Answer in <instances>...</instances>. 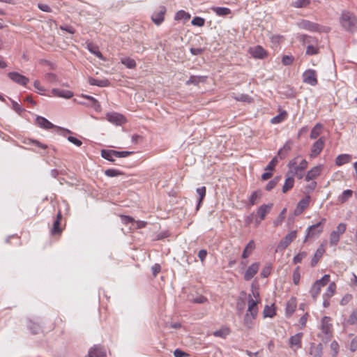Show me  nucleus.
<instances>
[{"mask_svg": "<svg viewBox=\"0 0 357 357\" xmlns=\"http://www.w3.org/2000/svg\"><path fill=\"white\" fill-rule=\"evenodd\" d=\"M339 22L342 28L347 32L354 33L357 31V17L350 11H342Z\"/></svg>", "mask_w": 357, "mask_h": 357, "instance_id": "f257e3e1", "label": "nucleus"}, {"mask_svg": "<svg viewBox=\"0 0 357 357\" xmlns=\"http://www.w3.org/2000/svg\"><path fill=\"white\" fill-rule=\"evenodd\" d=\"M319 329L320 331L317 334L318 337L324 342H329L333 335V327L331 318L330 317L324 316L321 319Z\"/></svg>", "mask_w": 357, "mask_h": 357, "instance_id": "f03ea898", "label": "nucleus"}, {"mask_svg": "<svg viewBox=\"0 0 357 357\" xmlns=\"http://www.w3.org/2000/svg\"><path fill=\"white\" fill-rule=\"evenodd\" d=\"M326 221V218H322L320 222L308 227L306 230L304 242L309 239L318 238L324 231V225Z\"/></svg>", "mask_w": 357, "mask_h": 357, "instance_id": "7ed1b4c3", "label": "nucleus"}, {"mask_svg": "<svg viewBox=\"0 0 357 357\" xmlns=\"http://www.w3.org/2000/svg\"><path fill=\"white\" fill-rule=\"evenodd\" d=\"M330 281V275H324L320 280H317L311 287L310 294L314 300H316L321 292L322 287Z\"/></svg>", "mask_w": 357, "mask_h": 357, "instance_id": "20e7f679", "label": "nucleus"}, {"mask_svg": "<svg viewBox=\"0 0 357 357\" xmlns=\"http://www.w3.org/2000/svg\"><path fill=\"white\" fill-rule=\"evenodd\" d=\"M308 162L305 159H303L298 165H296L295 160L289 162L288 166L291 169L293 175H296L298 179L303 178L304 170L307 167Z\"/></svg>", "mask_w": 357, "mask_h": 357, "instance_id": "39448f33", "label": "nucleus"}, {"mask_svg": "<svg viewBox=\"0 0 357 357\" xmlns=\"http://www.w3.org/2000/svg\"><path fill=\"white\" fill-rule=\"evenodd\" d=\"M301 29L308 30L310 31L322 32L328 31V28L322 26L317 23H314L309 20H303L298 23Z\"/></svg>", "mask_w": 357, "mask_h": 357, "instance_id": "423d86ee", "label": "nucleus"}, {"mask_svg": "<svg viewBox=\"0 0 357 357\" xmlns=\"http://www.w3.org/2000/svg\"><path fill=\"white\" fill-rule=\"evenodd\" d=\"M347 229V225L345 223H340L336 229L333 230L330 234V245H336L339 241L340 236L343 234Z\"/></svg>", "mask_w": 357, "mask_h": 357, "instance_id": "0eeeda50", "label": "nucleus"}, {"mask_svg": "<svg viewBox=\"0 0 357 357\" xmlns=\"http://www.w3.org/2000/svg\"><path fill=\"white\" fill-rule=\"evenodd\" d=\"M296 231H291L288 233L282 239L280 240L276 248L275 252H277L287 248L288 245L296 239Z\"/></svg>", "mask_w": 357, "mask_h": 357, "instance_id": "6e6552de", "label": "nucleus"}, {"mask_svg": "<svg viewBox=\"0 0 357 357\" xmlns=\"http://www.w3.org/2000/svg\"><path fill=\"white\" fill-rule=\"evenodd\" d=\"M303 82L311 86H316L318 84L317 73L315 70L307 69L302 75Z\"/></svg>", "mask_w": 357, "mask_h": 357, "instance_id": "1a4fd4ad", "label": "nucleus"}, {"mask_svg": "<svg viewBox=\"0 0 357 357\" xmlns=\"http://www.w3.org/2000/svg\"><path fill=\"white\" fill-rule=\"evenodd\" d=\"M303 333H298L294 335H291L289 339V347L296 352L302 347Z\"/></svg>", "mask_w": 357, "mask_h": 357, "instance_id": "9d476101", "label": "nucleus"}, {"mask_svg": "<svg viewBox=\"0 0 357 357\" xmlns=\"http://www.w3.org/2000/svg\"><path fill=\"white\" fill-rule=\"evenodd\" d=\"M85 357H107L106 349L100 344L92 347Z\"/></svg>", "mask_w": 357, "mask_h": 357, "instance_id": "9b49d317", "label": "nucleus"}, {"mask_svg": "<svg viewBox=\"0 0 357 357\" xmlns=\"http://www.w3.org/2000/svg\"><path fill=\"white\" fill-rule=\"evenodd\" d=\"M8 77L13 82L21 86H26L29 82V79L28 77L17 72H10L8 73Z\"/></svg>", "mask_w": 357, "mask_h": 357, "instance_id": "f8f14e48", "label": "nucleus"}, {"mask_svg": "<svg viewBox=\"0 0 357 357\" xmlns=\"http://www.w3.org/2000/svg\"><path fill=\"white\" fill-rule=\"evenodd\" d=\"M310 199L311 197L309 195L301 199L297 204L294 214L295 215H301L305 209L308 208L310 203Z\"/></svg>", "mask_w": 357, "mask_h": 357, "instance_id": "ddd939ff", "label": "nucleus"}, {"mask_svg": "<svg viewBox=\"0 0 357 357\" xmlns=\"http://www.w3.org/2000/svg\"><path fill=\"white\" fill-rule=\"evenodd\" d=\"M106 119L108 121L114 123L117 126L123 125L126 123L125 117L117 112H109L106 114Z\"/></svg>", "mask_w": 357, "mask_h": 357, "instance_id": "4468645a", "label": "nucleus"}, {"mask_svg": "<svg viewBox=\"0 0 357 357\" xmlns=\"http://www.w3.org/2000/svg\"><path fill=\"white\" fill-rule=\"evenodd\" d=\"M325 140L324 137H320L312 146L310 157L315 158L320 154L324 147Z\"/></svg>", "mask_w": 357, "mask_h": 357, "instance_id": "2eb2a0df", "label": "nucleus"}, {"mask_svg": "<svg viewBox=\"0 0 357 357\" xmlns=\"http://www.w3.org/2000/svg\"><path fill=\"white\" fill-rule=\"evenodd\" d=\"M260 264L259 262H255L248 267L244 273V280L250 281L258 272L259 269Z\"/></svg>", "mask_w": 357, "mask_h": 357, "instance_id": "dca6fc26", "label": "nucleus"}, {"mask_svg": "<svg viewBox=\"0 0 357 357\" xmlns=\"http://www.w3.org/2000/svg\"><path fill=\"white\" fill-rule=\"evenodd\" d=\"M324 169L323 165H319L310 169L305 176V181H310L317 178Z\"/></svg>", "mask_w": 357, "mask_h": 357, "instance_id": "f3484780", "label": "nucleus"}, {"mask_svg": "<svg viewBox=\"0 0 357 357\" xmlns=\"http://www.w3.org/2000/svg\"><path fill=\"white\" fill-rule=\"evenodd\" d=\"M273 204L272 203L268 204H262L261 205L257 211V215L259 217L260 220L258 222L259 223L265 219L266 216L271 212Z\"/></svg>", "mask_w": 357, "mask_h": 357, "instance_id": "a211bd4d", "label": "nucleus"}, {"mask_svg": "<svg viewBox=\"0 0 357 357\" xmlns=\"http://www.w3.org/2000/svg\"><path fill=\"white\" fill-rule=\"evenodd\" d=\"M166 13V8L165 6H161L159 8V10L157 12H155L152 16L151 19L153 22L156 25H160L163 21H164V16Z\"/></svg>", "mask_w": 357, "mask_h": 357, "instance_id": "6ab92c4d", "label": "nucleus"}, {"mask_svg": "<svg viewBox=\"0 0 357 357\" xmlns=\"http://www.w3.org/2000/svg\"><path fill=\"white\" fill-rule=\"evenodd\" d=\"M51 92L52 96H54L63 98L66 99H70L74 95L73 92L71 91L63 90L60 89H52Z\"/></svg>", "mask_w": 357, "mask_h": 357, "instance_id": "aec40b11", "label": "nucleus"}, {"mask_svg": "<svg viewBox=\"0 0 357 357\" xmlns=\"http://www.w3.org/2000/svg\"><path fill=\"white\" fill-rule=\"evenodd\" d=\"M36 124L41 128L45 130H50L54 128H57L50 121H49L47 119L43 116H37L36 119Z\"/></svg>", "mask_w": 357, "mask_h": 357, "instance_id": "412c9836", "label": "nucleus"}, {"mask_svg": "<svg viewBox=\"0 0 357 357\" xmlns=\"http://www.w3.org/2000/svg\"><path fill=\"white\" fill-rule=\"evenodd\" d=\"M323 346L321 343L315 344L314 342L310 344L309 354L312 357H322Z\"/></svg>", "mask_w": 357, "mask_h": 357, "instance_id": "4be33fe9", "label": "nucleus"}, {"mask_svg": "<svg viewBox=\"0 0 357 357\" xmlns=\"http://www.w3.org/2000/svg\"><path fill=\"white\" fill-rule=\"evenodd\" d=\"M297 306L296 299L294 297L291 298L286 304L285 314L289 317L295 312Z\"/></svg>", "mask_w": 357, "mask_h": 357, "instance_id": "5701e85b", "label": "nucleus"}, {"mask_svg": "<svg viewBox=\"0 0 357 357\" xmlns=\"http://www.w3.org/2000/svg\"><path fill=\"white\" fill-rule=\"evenodd\" d=\"M250 53L253 57L257 59H264L266 56V52L259 45L250 48Z\"/></svg>", "mask_w": 357, "mask_h": 357, "instance_id": "b1692460", "label": "nucleus"}, {"mask_svg": "<svg viewBox=\"0 0 357 357\" xmlns=\"http://www.w3.org/2000/svg\"><path fill=\"white\" fill-rule=\"evenodd\" d=\"M259 303V300H254L253 298H252V296L249 294L248 296V306L247 312H250L252 314H258V307L257 304Z\"/></svg>", "mask_w": 357, "mask_h": 357, "instance_id": "393cba45", "label": "nucleus"}, {"mask_svg": "<svg viewBox=\"0 0 357 357\" xmlns=\"http://www.w3.org/2000/svg\"><path fill=\"white\" fill-rule=\"evenodd\" d=\"M88 82L91 86L107 87L110 85V82L107 79H97L93 77H89Z\"/></svg>", "mask_w": 357, "mask_h": 357, "instance_id": "a878e982", "label": "nucleus"}, {"mask_svg": "<svg viewBox=\"0 0 357 357\" xmlns=\"http://www.w3.org/2000/svg\"><path fill=\"white\" fill-rule=\"evenodd\" d=\"M257 315L246 312L244 316L243 324L247 328L250 329L252 328L254 320L256 319Z\"/></svg>", "mask_w": 357, "mask_h": 357, "instance_id": "bb28decb", "label": "nucleus"}, {"mask_svg": "<svg viewBox=\"0 0 357 357\" xmlns=\"http://www.w3.org/2000/svg\"><path fill=\"white\" fill-rule=\"evenodd\" d=\"M324 252L325 249L322 245L317 248L311 261L312 267H314L318 264L319 259L323 256Z\"/></svg>", "mask_w": 357, "mask_h": 357, "instance_id": "cd10ccee", "label": "nucleus"}, {"mask_svg": "<svg viewBox=\"0 0 357 357\" xmlns=\"http://www.w3.org/2000/svg\"><path fill=\"white\" fill-rule=\"evenodd\" d=\"M262 197V192L260 190H257L254 191L249 199V206H254L257 204L261 199Z\"/></svg>", "mask_w": 357, "mask_h": 357, "instance_id": "c85d7f7f", "label": "nucleus"}, {"mask_svg": "<svg viewBox=\"0 0 357 357\" xmlns=\"http://www.w3.org/2000/svg\"><path fill=\"white\" fill-rule=\"evenodd\" d=\"M255 243L253 240L249 241V243L246 245L242 253V258L246 259L248 258L255 250Z\"/></svg>", "mask_w": 357, "mask_h": 357, "instance_id": "c756f323", "label": "nucleus"}, {"mask_svg": "<svg viewBox=\"0 0 357 357\" xmlns=\"http://www.w3.org/2000/svg\"><path fill=\"white\" fill-rule=\"evenodd\" d=\"M352 157L349 154H341L336 158L335 164L337 166H342L344 164L349 163Z\"/></svg>", "mask_w": 357, "mask_h": 357, "instance_id": "7c9ffc66", "label": "nucleus"}, {"mask_svg": "<svg viewBox=\"0 0 357 357\" xmlns=\"http://www.w3.org/2000/svg\"><path fill=\"white\" fill-rule=\"evenodd\" d=\"M231 97L234 99H235L236 100H237V101L248 102V103H250V102H253V98L252 97H250L248 94H236V93H233L231 95Z\"/></svg>", "mask_w": 357, "mask_h": 357, "instance_id": "2f4dec72", "label": "nucleus"}, {"mask_svg": "<svg viewBox=\"0 0 357 357\" xmlns=\"http://www.w3.org/2000/svg\"><path fill=\"white\" fill-rule=\"evenodd\" d=\"M231 333L230 329L227 326H223L220 329L213 332V335L215 337L226 338Z\"/></svg>", "mask_w": 357, "mask_h": 357, "instance_id": "473e14b6", "label": "nucleus"}, {"mask_svg": "<svg viewBox=\"0 0 357 357\" xmlns=\"http://www.w3.org/2000/svg\"><path fill=\"white\" fill-rule=\"evenodd\" d=\"M323 126L320 123H317L310 132V138L314 139L317 138L321 133Z\"/></svg>", "mask_w": 357, "mask_h": 357, "instance_id": "72a5a7b5", "label": "nucleus"}, {"mask_svg": "<svg viewBox=\"0 0 357 357\" xmlns=\"http://www.w3.org/2000/svg\"><path fill=\"white\" fill-rule=\"evenodd\" d=\"M336 290V284L335 282H331L327 287L326 292L323 295L324 298L330 299L335 294Z\"/></svg>", "mask_w": 357, "mask_h": 357, "instance_id": "f704fd0d", "label": "nucleus"}, {"mask_svg": "<svg viewBox=\"0 0 357 357\" xmlns=\"http://www.w3.org/2000/svg\"><path fill=\"white\" fill-rule=\"evenodd\" d=\"M294 185V178L293 176H288L284 181V183L282 186V192L286 193L287 191L291 190Z\"/></svg>", "mask_w": 357, "mask_h": 357, "instance_id": "c9c22d12", "label": "nucleus"}, {"mask_svg": "<svg viewBox=\"0 0 357 357\" xmlns=\"http://www.w3.org/2000/svg\"><path fill=\"white\" fill-rule=\"evenodd\" d=\"M63 229L61 227V221L54 220L53 222L52 227L50 230V234L53 236L54 235H61L62 233Z\"/></svg>", "mask_w": 357, "mask_h": 357, "instance_id": "e433bc0d", "label": "nucleus"}, {"mask_svg": "<svg viewBox=\"0 0 357 357\" xmlns=\"http://www.w3.org/2000/svg\"><path fill=\"white\" fill-rule=\"evenodd\" d=\"M287 116V112L284 110L280 112L278 115L271 119V122L273 124H278L282 122Z\"/></svg>", "mask_w": 357, "mask_h": 357, "instance_id": "4c0bfd02", "label": "nucleus"}, {"mask_svg": "<svg viewBox=\"0 0 357 357\" xmlns=\"http://www.w3.org/2000/svg\"><path fill=\"white\" fill-rule=\"evenodd\" d=\"M101 156L111 162L114 161V150L112 149H102L101 151Z\"/></svg>", "mask_w": 357, "mask_h": 357, "instance_id": "58836bf2", "label": "nucleus"}, {"mask_svg": "<svg viewBox=\"0 0 357 357\" xmlns=\"http://www.w3.org/2000/svg\"><path fill=\"white\" fill-rule=\"evenodd\" d=\"M353 195V191L351 190H345L338 197V201L343 204L347 202Z\"/></svg>", "mask_w": 357, "mask_h": 357, "instance_id": "ea45409f", "label": "nucleus"}, {"mask_svg": "<svg viewBox=\"0 0 357 357\" xmlns=\"http://www.w3.org/2000/svg\"><path fill=\"white\" fill-rule=\"evenodd\" d=\"M212 10L219 16H225L231 13V10L225 7H213Z\"/></svg>", "mask_w": 357, "mask_h": 357, "instance_id": "a19ab883", "label": "nucleus"}, {"mask_svg": "<svg viewBox=\"0 0 357 357\" xmlns=\"http://www.w3.org/2000/svg\"><path fill=\"white\" fill-rule=\"evenodd\" d=\"M197 192L199 195V200H198V203H197L196 209L199 210V207H200V206L202 204V202L204 198L206 196V187L202 186L201 188H198L197 189Z\"/></svg>", "mask_w": 357, "mask_h": 357, "instance_id": "79ce46f5", "label": "nucleus"}, {"mask_svg": "<svg viewBox=\"0 0 357 357\" xmlns=\"http://www.w3.org/2000/svg\"><path fill=\"white\" fill-rule=\"evenodd\" d=\"M264 317L272 318L275 315L274 305L271 306L266 305L263 311Z\"/></svg>", "mask_w": 357, "mask_h": 357, "instance_id": "37998d69", "label": "nucleus"}, {"mask_svg": "<svg viewBox=\"0 0 357 357\" xmlns=\"http://www.w3.org/2000/svg\"><path fill=\"white\" fill-rule=\"evenodd\" d=\"M121 62L126 66L128 68L132 69L136 67V62L133 59L130 57H125L121 59Z\"/></svg>", "mask_w": 357, "mask_h": 357, "instance_id": "c03bdc74", "label": "nucleus"}, {"mask_svg": "<svg viewBox=\"0 0 357 357\" xmlns=\"http://www.w3.org/2000/svg\"><path fill=\"white\" fill-rule=\"evenodd\" d=\"M287 208H284L282 210V211L280 213L277 218L273 221V225L275 227H278L280 225L282 222L284 221L286 215Z\"/></svg>", "mask_w": 357, "mask_h": 357, "instance_id": "a18cd8bd", "label": "nucleus"}, {"mask_svg": "<svg viewBox=\"0 0 357 357\" xmlns=\"http://www.w3.org/2000/svg\"><path fill=\"white\" fill-rule=\"evenodd\" d=\"M310 3V0H296L291 3V6L296 8H301L307 7Z\"/></svg>", "mask_w": 357, "mask_h": 357, "instance_id": "49530a36", "label": "nucleus"}, {"mask_svg": "<svg viewBox=\"0 0 357 357\" xmlns=\"http://www.w3.org/2000/svg\"><path fill=\"white\" fill-rule=\"evenodd\" d=\"M190 18V15L188 13H186L184 10H179L178 11L174 17V19L176 20H188Z\"/></svg>", "mask_w": 357, "mask_h": 357, "instance_id": "de8ad7c7", "label": "nucleus"}, {"mask_svg": "<svg viewBox=\"0 0 357 357\" xmlns=\"http://www.w3.org/2000/svg\"><path fill=\"white\" fill-rule=\"evenodd\" d=\"M105 174L109 177H115V176L123 175V173L119 169H108L105 171Z\"/></svg>", "mask_w": 357, "mask_h": 357, "instance_id": "09e8293b", "label": "nucleus"}, {"mask_svg": "<svg viewBox=\"0 0 357 357\" xmlns=\"http://www.w3.org/2000/svg\"><path fill=\"white\" fill-rule=\"evenodd\" d=\"M306 257H307V252H305V251L301 252L294 257L293 262L295 264L301 263L302 261V260L303 259H305Z\"/></svg>", "mask_w": 357, "mask_h": 357, "instance_id": "8fccbe9b", "label": "nucleus"}, {"mask_svg": "<svg viewBox=\"0 0 357 357\" xmlns=\"http://www.w3.org/2000/svg\"><path fill=\"white\" fill-rule=\"evenodd\" d=\"M88 50L90 52L96 55L99 59H103L102 53L98 50L97 47L93 46L91 44L88 45Z\"/></svg>", "mask_w": 357, "mask_h": 357, "instance_id": "3c124183", "label": "nucleus"}, {"mask_svg": "<svg viewBox=\"0 0 357 357\" xmlns=\"http://www.w3.org/2000/svg\"><path fill=\"white\" fill-rule=\"evenodd\" d=\"M293 282L294 284L297 285L299 284L301 279V273H300V267L297 266L294 272H293Z\"/></svg>", "mask_w": 357, "mask_h": 357, "instance_id": "603ef678", "label": "nucleus"}, {"mask_svg": "<svg viewBox=\"0 0 357 357\" xmlns=\"http://www.w3.org/2000/svg\"><path fill=\"white\" fill-rule=\"evenodd\" d=\"M44 79L47 82L53 83L58 82V77L56 74L52 73H46L44 76Z\"/></svg>", "mask_w": 357, "mask_h": 357, "instance_id": "864d4df0", "label": "nucleus"}, {"mask_svg": "<svg viewBox=\"0 0 357 357\" xmlns=\"http://www.w3.org/2000/svg\"><path fill=\"white\" fill-rule=\"evenodd\" d=\"M84 98H86L87 100H89L90 102H93V109L96 111H99L100 110V105L99 103V102L96 99L94 98L93 97L91 96H88V95H85V96H82Z\"/></svg>", "mask_w": 357, "mask_h": 357, "instance_id": "5fc2aeb1", "label": "nucleus"}, {"mask_svg": "<svg viewBox=\"0 0 357 357\" xmlns=\"http://www.w3.org/2000/svg\"><path fill=\"white\" fill-rule=\"evenodd\" d=\"M201 77L195 76V75H191L188 80L186 81L185 84L186 85H197L200 81H201Z\"/></svg>", "mask_w": 357, "mask_h": 357, "instance_id": "6e6d98bb", "label": "nucleus"}, {"mask_svg": "<svg viewBox=\"0 0 357 357\" xmlns=\"http://www.w3.org/2000/svg\"><path fill=\"white\" fill-rule=\"evenodd\" d=\"M119 217L121 218L122 223L125 225H127L130 223H133L135 222V219L129 215H120Z\"/></svg>", "mask_w": 357, "mask_h": 357, "instance_id": "4d7b16f0", "label": "nucleus"}, {"mask_svg": "<svg viewBox=\"0 0 357 357\" xmlns=\"http://www.w3.org/2000/svg\"><path fill=\"white\" fill-rule=\"evenodd\" d=\"M33 86L36 89L37 93L40 94H43L46 91L45 88L41 85L40 82L38 79L33 82Z\"/></svg>", "mask_w": 357, "mask_h": 357, "instance_id": "13d9d810", "label": "nucleus"}, {"mask_svg": "<svg viewBox=\"0 0 357 357\" xmlns=\"http://www.w3.org/2000/svg\"><path fill=\"white\" fill-rule=\"evenodd\" d=\"M205 23V20L200 17H195L191 21V24L194 26H203Z\"/></svg>", "mask_w": 357, "mask_h": 357, "instance_id": "bf43d9fd", "label": "nucleus"}, {"mask_svg": "<svg viewBox=\"0 0 357 357\" xmlns=\"http://www.w3.org/2000/svg\"><path fill=\"white\" fill-rule=\"evenodd\" d=\"M132 153L133 152H132V151H118L114 150V156L116 158H126V157L131 155Z\"/></svg>", "mask_w": 357, "mask_h": 357, "instance_id": "052dcab7", "label": "nucleus"}, {"mask_svg": "<svg viewBox=\"0 0 357 357\" xmlns=\"http://www.w3.org/2000/svg\"><path fill=\"white\" fill-rule=\"evenodd\" d=\"M294 60V59L293 56L284 55L282 59V62L284 66H289L293 63Z\"/></svg>", "mask_w": 357, "mask_h": 357, "instance_id": "680f3d73", "label": "nucleus"}, {"mask_svg": "<svg viewBox=\"0 0 357 357\" xmlns=\"http://www.w3.org/2000/svg\"><path fill=\"white\" fill-rule=\"evenodd\" d=\"M271 272V266L270 265L266 266L265 267L263 268V269L261 271V276L264 278H267L268 276L270 275Z\"/></svg>", "mask_w": 357, "mask_h": 357, "instance_id": "e2e57ef3", "label": "nucleus"}, {"mask_svg": "<svg viewBox=\"0 0 357 357\" xmlns=\"http://www.w3.org/2000/svg\"><path fill=\"white\" fill-rule=\"evenodd\" d=\"M278 163V159L276 157L273 158L270 162L268 164L266 167L265 168V170L266 171H272L274 169L275 166Z\"/></svg>", "mask_w": 357, "mask_h": 357, "instance_id": "0e129e2a", "label": "nucleus"}, {"mask_svg": "<svg viewBox=\"0 0 357 357\" xmlns=\"http://www.w3.org/2000/svg\"><path fill=\"white\" fill-rule=\"evenodd\" d=\"M278 177H276V178H275L274 179H273V180L270 181L267 183V185H266V190L267 191H270V190H271L273 188H274L275 187V185H276L277 183H278Z\"/></svg>", "mask_w": 357, "mask_h": 357, "instance_id": "69168bd1", "label": "nucleus"}, {"mask_svg": "<svg viewBox=\"0 0 357 357\" xmlns=\"http://www.w3.org/2000/svg\"><path fill=\"white\" fill-rule=\"evenodd\" d=\"M29 329L31 330V331L32 332L33 334H37L40 331L41 328L38 324H35V323H31L29 325Z\"/></svg>", "mask_w": 357, "mask_h": 357, "instance_id": "338daca9", "label": "nucleus"}, {"mask_svg": "<svg viewBox=\"0 0 357 357\" xmlns=\"http://www.w3.org/2000/svg\"><path fill=\"white\" fill-rule=\"evenodd\" d=\"M174 356L175 357H188L189 354L179 349H176L174 351Z\"/></svg>", "mask_w": 357, "mask_h": 357, "instance_id": "774afa93", "label": "nucleus"}]
</instances>
